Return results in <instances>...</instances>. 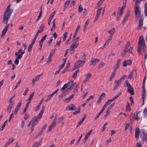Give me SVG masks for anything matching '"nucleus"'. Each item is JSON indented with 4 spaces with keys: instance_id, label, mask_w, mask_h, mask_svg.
I'll use <instances>...</instances> for the list:
<instances>
[{
    "instance_id": "f257e3e1",
    "label": "nucleus",
    "mask_w": 147,
    "mask_h": 147,
    "mask_svg": "<svg viewBox=\"0 0 147 147\" xmlns=\"http://www.w3.org/2000/svg\"><path fill=\"white\" fill-rule=\"evenodd\" d=\"M11 5H9L6 9L4 13L3 20L5 24H7L13 10L10 9Z\"/></svg>"
},
{
    "instance_id": "f03ea898",
    "label": "nucleus",
    "mask_w": 147,
    "mask_h": 147,
    "mask_svg": "<svg viewBox=\"0 0 147 147\" xmlns=\"http://www.w3.org/2000/svg\"><path fill=\"white\" fill-rule=\"evenodd\" d=\"M145 52L146 50V45L144 37L142 36H140L138 43V52L140 55H142L141 49Z\"/></svg>"
},
{
    "instance_id": "7ed1b4c3",
    "label": "nucleus",
    "mask_w": 147,
    "mask_h": 147,
    "mask_svg": "<svg viewBox=\"0 0 147 147\" xmlns=\"http://www.w3.org/2000/svg\"><path fill=\"white\" fill-rule=\"evenodd\" d=\"M42 116L39 115L38 114V116H35L32 118L31 121H30L27 126L29 127L30 125H35L37 124Z\"/></svg>"
},
{
    "instance_id": "20e7f679",
    "label": "nucleus",
    "mask_w": 147,
    "mask_h": 147,
    "mask_svg": "<svg viewBox=\"0 0 147 147\" xmlns=\"http://www.w3.org/2000/svg\"><path fill=\"white\" fill-rule=\"evenodd\" d=\"M85 63V61H82L80 60H78L74 64V69H78L80 67H82Z\"/></svg>"
},
{
    "instance_id": "39448f33",
    "label": "nucleus",
    "mask_w": 147,
    "mask_h": 147,
    "mask_svg": "<svg viewBox=\"0 0 147 147\" xmlns=\"http://www.w3.org/2000/svg\"><path fill=\"white\" fill-rule=\"evenodd\" d=\"M135 13L136 15V18H138L140 16L141 9L140 7L137 5H135Z\"/></svg>"
},
{
    "instance_id": "423d86ee",
    "label": "nucleus",
    "mask_w": 147,
    "mask_h": 147,
    "mask_svg": "<svg viewBox=\"0 0 147 147\" xmlns=\"http://www.w3.org/2000/svg\"><path fill=\"white\" fill-rule=\"evenodd\" d=\"M147 93L146 90H143L142 93V105H144L145 102H147V98L146 97Z\"/></svg>"
},
{
    "instance_id": "0eeeda50",
    "label": "nucleus",
    "mask_w": 147,
    "mask_h": 147,
    "mask_svg": "<svg viewBox=\"0 0 147 147\" xmlns=\"http://www.w3.org/2000/svg\"><path fill=\"white\" fill-rule=\"evenodd\" d=\"M143 142H146L147 140V134L144 131V130L142 131V133L140 136Z\"/></svg>"
},
{
    "instance_id": "6e6552de",
    "label": "nucleus",
    "mask_w": 147,
    "mask_h": 147,
    "mask_svg": "<svg viewBox=\"0 0 147 147\" xmlns=\"http://www.w3.org/2000/svg\"><path fill=\"white\" fill-rule=\"evenodd\" d=\"M100 61V60L98 59L92 58L90 61V66H94L97 64Z\"/></svg>"
},
{
    "instance_id": "1a4fd4ad",
    "label": "nucleus",
    "mask_w": 147,
    "mask_h": 147,
    "mask_svg": "<svg viewBox=\"0 0 147 147\" xmlns=\"http://www.w3.org/2000/svg\"><path fill=\"white\" fill-rule=\"evenodd\" d=\"M102 8V7H101L99 9H98L96 11V16L94 19V22H96L98 19L99 16L100 14Z\"/></svg>"
},
{
    "instance_id": "9d476101",
    "label": "nucleus",
    "mask_w": 147,
    "mask_h": 147,
    "mask_svg": "<svg viewBox=\"0 0 147 147\" xmlns=\"http://www.w3.org/2000/svg\"><path fill=\"white\" fill-rule=\"evenodd\" d=\"M143 19L142 17H140L139 22V24L137 27V29L140 30L142 27Z\"/></svg>"
},
{
    "instance_id": "9b49d317",
    "label": "nucleus",
    "mask_w": 147,
    "mask_h": 147,
    "mask_svg": "<svg viewBox=\"0 0 147 147\" xmlns=\"http://www.w3.org/2000/svg\"><path fill=\"white\" fill-rule=\"evenodd\" d=\"M78 45L79 44H74L72 42L70 47V52L73 51V52H74L75 50V49L76 48L78 47Z\"/></svg>"
},
{
    "instance_id": "f8f14e48",
    "label": "nucleus",
    "mask_w": 147,
    "mask_h": 147,
    "mask_svg": "<svg viewBox=\"0 0 147 147\" xmlns=\"http://www.w3.org/2000/svg\"><path fill=\"white\" fill-rule=\"evenodd\" d=\"M76 107L73 104L68 106L66 108V110L69 111L70 110L74 111L76 110Z\"/></svg>"
},
{
    "instance_id": "ddd939ff",
    "label": "nucleus",
    "mask_w": 147,
    "mask_h": 147,
    "mask_svg": "<svg viewBox=\"0 0 147 147\" xmlns=\"http://www.w3.org/2000/svg\"><path fill=\"white\" fill-rule=\"evenodd\" d=\"M66 84H67V89H70L71 87H74L75 85V84L73 83V81L68 82Z\"/></svg>"
},
{
    "instance_id": "4468645a",
    "label": "nucleus",
    "mask_w": 147,
    "mask_h": 147,
    "mask_svg": "<svg viewBox=\"0 0 147 147\" xmlns=\"http://www.w3.org/2000/svg\"><path fill=\"white\" fill-rule=\"evenodd\" d=\"M22 103V100H20L19 101V103H18V104L17 105V106L15 109V111H14V114H17V112L19 110V108L21 106Z\"/></svg>"
},
{
    "instance_id": "2eb2a0df",
    "label": "nucleus",
    "mask_w": 147,
    "mask_h": 147,
    "mask_svg": "<svg viewBox=\"0 0 147 147\" xmlns=\"http://www.w3.org/2000/svg\"><path fill=\"white\" fill-rule=\"evenodd\" d=\"M92 76V74L90 72H89L86 75V78L83 81V83L84 84H86L87 82L89 80V79L91 78Z\"/></svg>"
},
{
    "instance_id": "dca6fc26",
    "label": "nucleus",
    "mask_w": 147,
    "mask_h": 147,
    "mask_svg": "<svg viewBox=\"0 0 147 147\" xmlns=\"http://www.w3.org/2000/svg\"><path fill=\"white\" fill-rule=\"evenodd\" d=\"M115 85L113 88V90H115L117 89L119 86V85L121 84V83L120 80H115Z\"/></svg>"
},
{
    "instance_id": "f3484780",
    "label": "nucleus",
    "mask_w": 147,
    "mask_h": 147,
    "mask_svg": "<svg viewBox=\"0 0 147 147\" xmlns=\"http://www.w3.org/2000/svg\"><path fill=\"white\" fill-rule=\"evenodd\" d=\"M42 75V74H41L40 75H38L36 76L32 80V84H33V86H34L35 82H36L38 81V80L39 79L40 77Z\"/></svg>"
},
{
    "instance_id": "a211bd4d",
    "label": "nucleus",
    "mask_w": 147,
    "mask_h": 147,
    "mask_svg": "<svg viewBox=\"0 0 147 147\" xmlns=\"http://www.w3.org/2000/svg\"><path fill=\"white\" fill-rule=\"evenodd\" d=\"M123 12V10L122 9H120L119 12L117 14L116 20L117 21L119 20L121 18V16Z\"/></svg>"
},
{
    "instance_id": "6ab92c4d",
    "label": "nucleus",
    "mask_w": 147,
    "mask_h": 147,
    "mask_svg": "<svg viewBox=\"0 0 147 147\" xmlns=\"http://www.w3.org/2000/svg\"><path fill=\"white\" fill-rule=\"evenodd\" d=\"M131 63V61L130 59H128L125 60L123 62V66L124 67H126L127 66L130 65Z\"/></svg>"
},
{
    "instance_id": "aec40b11",
    "label": "nucleus",
    "mask_w": 147,
    "mask_h": 147,
    "mask_svg": "<svg viewBox=\"0 0 147 147\" xmlns=\"http://www.w3.org/2000/svg\"><path fill=\"white\" fill-rule=\"evenodd\" d=\"M140 134L139 129L137 128L135 129V137L136 138H138Z\"/></svg>"
},
{
    "instance_id": "412c9836",
    "label": "nucleus",
    "mask_w": 147,
    "mask_h": 147,
    "mask_svg": "<svg viewBox=\"0 0 147 147\" xmlns=\"http://www.w3.org/2000/svg\"><path fill=\"white\" fill-rule=\"evenodd\" d=\"M127 90L128 92L129 93L131 94L132 95L134 94V90L132 86L127 88Z\"/></svg>"
},
{
    "instance_id": "4be33fe9",
    "label": "nucleus",
    "mask_w": 147,
    "mask_h": 147,
    "mask_svg": "<svg viewBox=\"0 0 147 147\" xmlns=\"http://www.w3.org/2000/svg\"><path fill=\"white\" fill-rule=\"evenodd\" d=\"M80 38V37H78L76 38H74V36L73 38V42H72L74 44H79L78 41L79 40V38Z\"/></svg>"
},
{
    "instance_id": "5701e85b",
    "label": "nucleus",
    "mask_w": 147,
    "mask_h": 147,
    "mask_svg": "<svg viewBox=\"0 0 147 147\" xmlns=\"http://www.w3.org/2000/svg\"><path fill=\"white\" fill-rule=\"evenodd\" d=\"M74 94H72L70 96L65 99L64 101H66L67 102H69L72 98H74Z\"/></svg>"
},
{
    "instance_id": "b1692460",
    "label": "nucleus",
    "mask_w": 147,
    "mask_h": 147,
    "mask_svg": "<svg viewBox=\"0 0 147 147\" xmlns=\"http://www.w3.org/2000/svg\"><path fill=\"white\" fill-rule=\"evenodd\" d=\"M16 56L17 57H16V59L14 61V63L16 65H17L19 63L18 59H21L22 57L20 55H17Z\"/></svg>"
},
{
    "instance_id": "393cba45",
    "label": "nucleus",
    "mask_w": 147,
    "mask_h": 147,
    "mask_svg": "<svg viewBox=\"0 0 147 147\" xmlns=\"http://www.w3.org/2000/svg\"><path fill=\"white\" fill-rule=\"evenodd\" d=\"M115 31V29L114 28H112L110 30L108 31V32L109 34H110V36H113Z\"/></svg>"
},
{
    "instance_id": "a878e982",
    "label": "nucleus",
    "mask_w": 147,
    "mask_h": 147,
    "mask_svg": "<svg viewBox=\"0 0 147 147\" xmlns=\"http://www.w3.org/2000/svg\"><path fill=\"white\" fill-rule=\"evenodd\" d=\"M13 105H9L8 107L6 109V111L8 113L10 112L12 107Z\"/></svg>"
},
{
    "instance_id": "bb28decb",
    "label": "nucleus",
    "mask_w": 147,
    "mask_h": 147,
    "mask_svg": "<svg viewBox=\"0 0 147 147\" xmlns=\"http://www.w3.org/2000/svg\"><path fill=\"white\" fill-rule=\"evenodd\" d=\"M121 93V92H120L118 94H117L113 98L111 99V101H113L117 98L120 95Z\"/></svg>"
},
{
    "instance_id": "cd10ccee",
    "label": "nucleus",
    "mask_w": 147,
    "mask_h": 147,
    "mask_svg": "<svg viewBox=\"0 0 147 147\" xmlns=\"http://www.w3.org/2000/svg\"><path fill=\"white\" fill-rule=\"evenodd\" d=\"M13 139H11L10 138L9 139L8 141L5 144L4 146L5 147L7 146L8 145H9L13 141Z\"/></svg>"
},
{
    "instance_id": "c85d7f7f",
    "label": "nucleus",
    "mask_w": 147,
    "mask_h": 147,
    "mask_svg": "<svg viewBox=\"0 0 147 147\" xmlns=\"http://www.w3.org/2000/svg\"><path fill=\"white\" fill-rule=\"evenodd\" d=\"M45 25H44V24H42L41 25V26H40V30H39L38 31V32H40V33H41L42 32L44 28H45Z\"/></svg>"
},
{
    "instance_id": "c756f323",
    "label": "nucleus",
    "mask_w": 147,
    "mask_h": 147,
    "mask_svg": "<svg viewBox=\"0 0 147 147\" xmlns=\"http://www.w3.org/2000/svg\"><path fill=\"white\" fill-rule=\"evenodd\" d=\"M53 56V54H52V53L50 52L49 56L47 59V60L46 61L47 63H48L49 62L51 61V58Z\"/></svg>"
},
{
    "instance_id": "7c9ffc66",
    "label": "nucleus",
    "mask_w": 147,
    "mask_h": 147,
    "mask_svg": "<svg viewBox=\"0 0 147 147\" xmlns=\"http://www.w3.org/2000/svg\"><path fill=\"white\" fill-rule=\"evenodd\" d=\"M80 28V25H78V27H77V28H76V30L75 32V33H74V35L73 36H74V38H76V37L77 36V33H78V31L79 30Z\"/></svg>"
},
{
    "instance_id": "2f4dec72",
    "label": "nucleus",
    "mask_w": 147,
    "mask_h": 147,
    "mask_svg": "<svg viewBox=\"0 0 147 147\" xmlns=\"http://www.w3.org/2000/svg\"><path fill=\"white\" fill-rule=\"evenodd\" d=\"M116 74V72L115 71H114L113 73H112V74L110 78H109V81H111L112 79H113V78L115 76Z\"/></svg>"
},
{
    "instance_id": "473e14b6",
    "label": "nucleus",
    "mask_w": 147,
    "mask_h": 147,
    "mask_svg": "<svg viewBox=\"0 0 147 147\" xmlns=\"http://www.w3.org/2000/svg\"><path fill=\"white\" fill-rule=\"evenodd\" d=\"M144 13L145 16L147 17V3H145L144 4Z\"/></svg>"
},
{
    "instance_id": "72a5a7b5",
    "label": "nucleus",
    "mask_w": 147,
    "mask_h": 147,
    "mask_svg": "<svg viewBox=\"0 0 147 147\" xmlns=\"http://www.w3.org/2000/svg\"><path fill=\"white\" fill-rule=\"evenodd\" d=\"M105 65V64L102 62H101L99 64L98 66V69H100L104 67Z\"/></svg>"
},
{
    "instance_id": "f704fd0d",
    "label": "nucleus",
    "mask_w": 147,
    "mask_h": 147,
    "mask_svg": "<svg viewBox=\"0 0 147 147\" xmlns=\"http://www.w3.org/2000/svg\"><path fill=\"white\" fill-rule=\"evenodd\" d=\"M112 101H111V99L108 100L106 102L103 107L106 108L108 105L110 104L111 102Z\"/></svg>"
},
{
    "instance_id": "c9c22d12",
    "label": "nucleus",
    "mask_w": 147,
    "mask_h": 147,
    "mask_svg": "<svg viewBox=\"0 0 147 147\" xmlns=\"http://www.w3.org/2000/svg\"><path fill=\"white\" fill-rule=\"evenodd\" d=\"M44 99H42L40 101V102L38 104V106L35 108V110L37 111L39 108L40 105L43 100Z\"/></svg>"
},
{
    "instance_id": "e433bc0d",
    "label": "nucleus",
    "mask_w": 147,
    "mask_h": 147,
    "mask_svg": "<svg viewBox=\"0 0 147 147\" xmlns=\"http://www.w3.org/2000/svg\"><path fill=\"white\" fill-rule=\"evenodd\" d=\"M34 92H33L30 94L28 99V102L30 103L31 100V99H32V98L34 96Z\"/></svg>"
},
{
    "instance_id": "4c0bfd02",
    "label": "nucleus",
    "mask_w": 147,
    "mask_h": 147,
    "mask_svg": "<svg viewBox=\"0 0 147 147\" xmlns=\"http://www.w3.org/2000/svg\"><path fill=\"white\" fill-rule=\"evenodd\" d=\"M70 0H68L65 2L64 6V9H65L67 7L69 4L70 3Z\"/></svg>"
},
{
    "instance_id": "58836bf2",
    "label": "nucleus",
    "mask_w": 147,
    "mask_h": 147,
    "mask_svg": "<svg viewBox=\"0 0 147 147\" xmlns=\"http://www.w3.org/2000/svg\"><path fill=\"white\" fill-rule=\"evenodd\" d=\"M125 84H126V86L127 88L131 86L130 83L128 82L127 80H126L125 82Z\"/></svg>"
},
{
    "instance_id": "ea45409f",
    "label": "nucleus",
    "mask_w": 147,
    "mask_h": 147,
    "mask_svg": "<svg viewBox=\"0 0 147 147\" xmlns=\"http://www.w3.org/2000/svg\"><path fill=\"white\" fill-rule=\"evenodd\" d=\"M45 107L44 106H43L42 107V109L41 110L40 112L38 114L39 115L41 116H42V115L44 112V111L45 110Z\"/></svg>"
},
{
    "instance_id": "a19ab883",
    "label": "nucleus",
    "mask_w": 147,
    "mask_h": 147,
    "mask_svg": "<svg viewBox=\"0 0 147 147\" xmlns=\"http://www.w3.org/2000/svg\"><path fill=\"white\" fill-rule=\"evenodd\" d=\"M7 31L6 30H4L3 29V30L2 32V34L1 36V37L2 38H4L5 35V34L7 32Z\"/></svg>"
},
{
    "instance_id": "79ce46f5",
    "label": "nucleus",
    "mask_w": 147,
    "mask_h": 147,
    "mask_svg": "<svg viewBox=\"0 0 147 147\" xmlns=\"http://www.w3.org/2000/svg\"><path fill=\"white\" fill-rule=\"evenodd\" d=\"M127 77V76L126 75H124L122 77H121L120 79L119 80H120V82L122 83V81L124 80L125 78H126Z\"/></svg>"
},
{
    "instance_id": "37998d69",
    "label": "nucleus",
    "mask_w": 147,
    "mask_h": 147,
    "mask_svg": "<svg viewBox=\"0 0 147 147\" xmlns=\"http://www.w3.org/2000/svg\"><path fill=\"white\" fill-rule=\"evenodd\" d=\"M25 49H24V50H23V51H22V54H18V52H16L15 53V55H20V56H21V57H22L23 55L25 52Z\"/></svg>"
},
{
    "instance_id": "c03bdc74",
    "label": "nucleus",
    "mask_w": 147,
    "mask_h": 147,
    "mask_svg": "<svg viewBox=\"0 0 147 147\" xmlns=\"http://www.w3.org/2000/svg\"><path fill=\"white\" fill-rule=\"evenodd\" d=\"M131 46V44L129 42H127V43L126 44L125 47V50L126 49L128 50V49H129V47Z\"/></svg>"
},
{
    "instance_id": "a18cd8bd",
    "label": "nucleus",
    "mask_w": 147,
    "mask_h": 147,
    "mask_svg": "<svg viewBox=\"0 0 147 147\" xmlns=\"http://www.w3.org/2000/svg\"><path fill=\"white\" fill-rule=\"evenodd\" d=\"M79 71V69H78L75 71L73 76V78H76L77 76V73Z\"/></svg>"
},
{
    "instance_id": "49530a36",
    "label": "nucleus",
    "mask_w": 147,
    "mask_h": 147,
    "mask_svg": "<svg viewBox=\"0 0 147 147\" xmlns=\"http://www.w3.org/2000/svg\"><path fill=\"white\" fill-rule=\"evenodd\" d=\"M140 112H138L137 113H136H136H134V117L135 119L136 120H139L140 118L139 117H138V114Z\"/></svg>"
},
{
    "instance_id": "de8ad7c7",
    "label": "nucleus",
    "mask_w": 147,
    "mask_h": 147,
    "mask_svg": "<svg viewBox=\"0 0 147 147\" xmlns=\"http://www.w3.org/2000/svg\"><path fill=\"white\" fill-rule=\"evenodd\" d=\"M93 131V130L92 129H91L86 134L85 136L88 137Z\"/></svg>"
},
{
    "instance_id": "09e8293b",
    "label": "nucleus",
    "mask_w": 147,
    "mask_h": 147,
    "mask_svg": "<svg viewBox=\"0 0 147 147\" xmlns=\"http://www.w3.org/2000/svg\"><path fill=\"white\" fill-rule=\"evenodd\" d=\"M127 1V0H123V4L121 9H122L123 10V7L126 6Z\"/></svg>"
},
{
    "instance_id": "8fccbe9b",
    "label": "nucleus",
    "mask_w": 147,
    "mask_h": 147,
    "mask_svg": "<svg viewBox=\"0 0 147 147\" xmlns=\"http://www.w3.org/2000/svg\"><path fill=\"white\" fill-rule=\"evenodd\" d=\"M128 51V50L126 49L125 50V49H124L122 51V54H121V55L122 57H123L124 55L126 54V53Z\"/></svg>"
},
{
    "instance_id": "3c124183",
    "label": "nucleus",
    "mask_w": 147,
    "mask_h": 147,
    "mask_svg": "<svg viewBox=\"0 0 147 147\" xmlns=\"http://www.w3.org/2000/svg\"><path fill=\"white\" fill-rule=\"evenodd\" d=\"M29 104H30V102H28L27 103L26 107H25L24 108V113H25L26 112V110H27V109L28 108V106L29 105Z\"/></svg>"
},
{
    "instance_id": "603ef678",
    "label": "nucleus",
    "mask_w": 147,
    "mask_h": 147,
    "mask_svg": "<svg viewBox=\"0 0 147 147\" xmlns=\"http://www.w3.org/2000/svg\"><path fill=\"white\" fill-rule=\"evenodd\" d=\"M134 74V71L133 70L131 71V72L130 73L128 77V79H131L133 77V75Z\"/></svg>"
},
{
    "instance_id": "864d4df0",
    "label": "nucleus",
    "mask_w": 147,
    "mask_h": 147,
    "mask_svg": "<svg viewBox=\"0 0 147 147\" xmlns=\"http://www.w3.org/2000/svg\"><path fill=\"white\" fill-rule=\"evenodd\" d=\"M33 45L32 44H30L29 45L28 48V51L29 52H30L31 51L32 49L33 46Z\"/></svg>"
},
{
    "instance_id": "5fc2aeb1",
    "label": "nucleus",
    "mask_w": 147,
    "mask_h": 147,
    "mask_svg": "<svg viewBox=\"0 0 147 147\" xmlns=\"http://www.w3.org/2000/svg\"><path fill=\"white\" fill-rule=\"evenodd\" d=\"M115 104V102H114L112 104H111L109 106V107L108 110H110L114 107Z\"/></svg>"
},
{
    "instance_id": "6e6d98bb",
    "label": "nucleus",
    "mask_w": 147,
    "mask_h": 147,
    "mask_svg": "<svg viewBox=\"0 0 147 147\" xmlns=\"http://www.w3.org/2000/svg\"><path fill=\"white\" fill-rule=\"evenodd\" d=\"M70 66V65L69 63V62H68L66 64V67L65 69L64 70L65 71H67V69L69 68Z\"/></svg>"
},
{
    "instance_id": "4d7b16f0",
    "label": "nucleus",
    "mask_w": 147,
    "mask_h": 147,
    "mask_svg": "<svg viewBox=\"0 0 147 147\" xmlns=\"http://www.w3.org/2000/svg\"><path fill=\"white\" fill-rule=\"evenodd\" d=\"M108 123H106L104 124L103 125V128L102 130V132H103L105 130V128L106 127H107V125H108Z\"/></svg>"
},
{
    "instance_id": "13d9d810",
    "label": "nucleus",
    "mask_w": 147,
    "mask_h": 147,
    "mask_svg": "<svg viewBox=\"0 0 147 147\" xmlns=\"http://www.w3.org/2000/svg\"><path fill=\"white\" fill-rule=\"evenodd\" d=\"M14 104V101L12 100V99H10L9 102V105H13Z\"/></svg>"
},
{
    "instance_id": "bf43d9fd",
    "label": "nucleus",
    "mask_w": 147,
    "mask_h": 147,
    "mask_svg": "<svg viewBox=\"0 0 147 147\" xmlns=\"http://www.w3.org/2000/svg\"><path fill=\"white\" fill-rule=\"evenodd\" d=\"M83 9L82 6L81 5H80L78 7V11L80 12H81L82 11Z\"/></svg>"
},
{
    "instance_id": "052dcab7",
    "label": "nucleus",
    "mask_w": 147,
    "mask_h": 147,
    "mask_svg": "<svg viewBox=\"0 0 147 147\" xmlns=\"http://www.w3.org/2000/svg\"><path fill=\"white\" fill-rule=\"evenodd\" d=\"M67 35V32H65L63 34V41H64L65 40L66 38Z\"/></svg>"
},
{
    "instance_id": "680f3d73",
    "label": "nucleus",
    "mask_w": 147,
    "mask_h": 147,
    "mask_svg": "<svg viewBox=\"0 0 147 147\" xmlns=\"http://www.w3.org/2000/svg\"><path fill=\"white\" fill-rule=\"evenodd\" d=\"M32 125V127L30 128V134H31L32 132L33 131L34 129V128L35 127L36 125Z\"/></svg>"
},
{
    "instance_id": "e2e57ef3",
    "label": "nucleus",
    "mask_w": 147,
    "mask_h": 147,
    "mask_svg": "<svg viewBox=\"0 0 147 147\" xmlns=\"http://www.w3.org/2000/svg\"><path fill=\"white\" fill-rule=\"evenodd\" d=\"M86 57V55L84 54L81 58V59L82 60V61H85Z\"/></svg>"
},
{
    "instance_id": "0e129e2a",
    "label": "nucleus",
    "mask_w": 147,
    "mask_h": 147,
    "mask_svg": "<svg viewBox=\"0 0 147 147\" xmlns=\"http://www.w3.org/2000/svg\"><path fill=\"white\" fill-rule=\"evenodd\" d=\"M52 40H53V37L51 36L50 38V40L48 42V44L49 46H51L52 45L51 43H52Z\"/></svg>"
},
{
    "instance_id": "69168bd1",
    "label": "nucleus",
    "mask_w": 147,
    "mask_h": 147,
    "mask_svg": "<svg viewBox=\"0 0 147 147\" xmlns=\"http://www.w3.org/2000/svg\"><path fill=\"white\" fill-rule=\"evenodd\" d=\"M102 99L103 98H102V97H101V96H100L97 101V102L98 103V104H99L100 103Z\"/></svg>"
},
{
    "instance_id": "338daca9",
    "label": "nucleus",
    "mask_w": 147,
    "mask_h": 147,
    "mask_svg": "<svg viewBox=\"0 0 147 147\" xmlns=\"http://www.w3.org/2000/svg\"><path fill=\"white\" fill-rule=\"evenodd\" d=\"M89 22H90L89 19H88L87 20V21L85 22V24H84V26L87 27L89 23Z\"/></svg>"
},
{
    "instance_id": "774afa93",
    "label": "nucleus",
    "mask_w": 147,
    "mask_h": 147,
    "mask_svg": "<svg viewBox=\"0 0 147 147\" xmlns=\"http://www.w3.org/2000/svg\"><path fill=\"white\" fill-rule=\"evenodd\" d=\"M65 95V93L64 92H62L60 94L58 97L59 98V99H60Z\"/></svg>"
}]
</instances>
